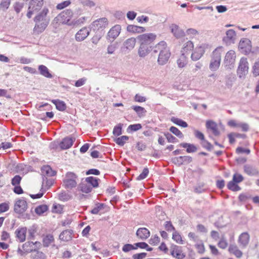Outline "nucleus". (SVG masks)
Masks as SVG:
<instances>
[{"label":"nucleus","mask_w":259,"mask_h":259,"mask_svg":"<svg viewBox=\"0 0 259 259\" xmlns=\"http://www.w3.org/2000/svg\"><path fill=\"white\" fill-rule=\"evenodd\" d=\"M238 49L241 53L245 55L249 54L252 49L251 41L247 38H241L239 43Z\"/></svg>","instance_id":"nucleus-7"},{"label":"nucleus","mask_w":259,"mask_h":259,"mask_svg":"<svg viewBox=\"0 0 259 259\" xmlns=\"http://www.w3.org/2000/svg\"><path fill=\"white\" fill-rule=\"evenodd\" d=\"M131 108L136 112L137 115L140 118L145 116L147 112L146 109L141 106H133L131 107Z\"/></svg>","instance_id":"nucleus-33"},{"label":"nucleus","mask_w":259,"mask_h":259,"mask_svg":"<svg viewBox=\"0 0 259 259\" xmlns=\"http://www.w3.org/2000/svg\"><path fill=\"white\" fill-rule=\"evenodd\" d=\"M28 204L24 198L18 199L15 201L14 210L17 214H23L27 209Z\"/></svg>","instance_id":"nucleus-9"},{"label":"nucleus","mask_w":259,"mask_h":259,"mask_svg":"<svg viewBox=\"0 0 259 259\" xmlns=\"http://www.w3.org/2000/svg\"><path fill=\"white\" fill-rule=\"evenodd\" d=\"M195 246L197 250L198 253L203 254L205 251V247L202 241H200L195 244Z\"/></svg>","instance_id":"nucleus-52"},{"label":"nucleus","mask_w":259,"mask_h":259,"mask_svg":"<svg viewBox=\"0 0 259 259\" xmlns=\"http://www.w3.org/2000/svg\"><path fill=\"white\" fill-rule=\"evenodd\" d=\"M229 251L235 255L237 257L240 258L242 256V252L238 249L236 245H230L229 247Z\"/></svg>","instance_id":"nucleus-36"},{"label":"nucleus","mask_w":259,"mask_h":259,"mask_svg":"<svg viewBox=\"0 0 259 259\" xmlns=\"http://www.w3.org/2000/svg\"><path fill=\"white\" fill-rule=\"evenodd\" d=\"M236 39L235 31L233 29H229L226 32V36L223 37V41L227 46H230L235 43Z\"/></svg>","instance_id":"nucleus-12"},{"label":"nucleus","mask_w":259,"mask_h":259,"mask_svg":"<svg viewBox=\"0 0 259 259\" xmlns=\"http://www.w3.org/2000/svg\"><path fill=\"white\" fill-rule=\"evenodd\" d=\"M13 6H14V10L17 14H18L20 12V11L22 10V8H23L24 3L16 2L14 4Z\"/></svg>","instance_id":"nucleus-62"},{"label":"nucleus","mask_w":259,"mask_h":259,"mask_svg":"<svg viewBox=\"0 0 259 259\" xmlns=\"http://www.w3.org/2000/svg\"><path fill=\"white\" fill-rule=\"evenodd\" d=\"M249 235L247 232L242 233L239 237V242L243 247H246L249 243Z\"/></svg>","instance_id":"nucleus-29"},{"label":"nucleus","mask_w":259,"mask_h":259,"mask_svg":"<svg viewBox=\"0 0 259 259\" xmlns=\"http://www.w3.org/2000/svg\"><path fill=\"white\" fill-rule=\"evenodd\" d=\"M160 242V238L157 235H155L150 238L149 240V243L151 245H156Z\"/></svg>","instance_id":"nucleus-64"},{"label":"nucleus","mask_w":259,"mask_h":259,"mask_svg":"<svg viewBox=\"0 0 259 259\" xmlns=\"http://www.w3.org/2000/svg\"><path fill=\"white\" fill-rule=\"evenodd\" d=\"M171 160L175 164L180 166L182 164L190 163L192 161V158L189 156H181L174 157Z\"/></svg>","instance_id":"nucleus-16"},{"label":"nucleus","mask_w":259,"mask_h":259,"mask_svg":"<svg viewBox=\"0 0 259 259\" xmlns=\"http://www.w3.org/2000/svg\"><path fill=\"white\" fill-rule=\"evenodd\" d=\"M121 26L116 25L112 27L108 32L107 39L110 41H113L120 33Z\"/></svg>","instance_id":"nucleus-15"},{"label":"nucleus","mask_w":259,"mask_h":259,"mask_svg":"<svg viewBox=\"0 0 259 259\" xmlns=\"http://www.w3.org/2000/svg\"><path fill=\"white\" fill-rule=\"evenodd\" d=\"M38 69L41 75L49 78H52L53 77V75L49 72L48 68L46 66L40 65L38 66Z\"/></svg>","instance_id":"nucleus-31"},{"label":"nucleus","mask_w":259,"mask_h":259,"mask_svg":"<svg viewBox=\"0 0 259 259\" xmlns=\"http://www.w3.org/2000/svg\"><path fill=\"white\" fill-rule=\"evenodd\" d=\"M21 180V177L19 175H16L13 178H12L11 184L14 186L19 185Z\"/></svg>","instance_id":"nucleus-60"},{"label":"nucleus","mask_w":259,"mask_h":259,"mask_svg":"<svg viewBox=\"0 0 259 259\" xmlns=\"http://www.w3.org/2000/svg\"><path fill=\"white\" fill-rule=\"evenodd\" d=\"M180 146L183 148H187V153H194L197 151V148L195 145L192 144L182 143L180 144Z\"/></svg>","instance_id":"nucleus-32"},{"label":"nucleus","mask_w":259,"mask_h":259,"mask_svg":"<svg viewBox=\"0 0 259 259\" xmlns=\"http://www.w3.org/2000/svg\"><path fill=\"white\" fill-rule=\"evenodd\" d=\"M52 102L55 105L56 109L61 111H64L66 109V104L64 101L60 100H53Z\"/></svg>","instance_id":"nucleus-34"},{"label":"nucleus","mask_w":259,"mask_h":259,"mask_svg":"<svg viewBox=\"0 0 259 259\" xmlns=\"http://www.w3.org/2000/svg\"><path fill=\"white\" fill-rule=\"evenodd\" d=\"M52 180L48 179L47 177H43V181L40 191L44 190L45 191L49 189L53 185Z\"/></svg>","instance_id":"nucleus-40"},{"label":"nucleus","mask_w":259,"mask_h":259,"mask_svg":"<svg viewBox=\"0 0 259 259\" xmlns=\"http://www.w3.org/2000/svg\"><path fill=\"white\" fill-rule=\"evenodd\" d=\"M79 188L80 190L85 193H89L91 192L93 188L91 186L89 183H88L85 181V182H82L79 185Z\"/></svg>","instance_id":"nucleus-42"},{"label":"nucleus","mask_w":259,"mask_h":259,"mask_svg":"<svg viewBox=\"0 0 259 259\" xmlns=\"http://www.w3.org/2000/svg\"><path fill=\"white\" fill-rule=\"evenodd\" d=\"M73 231L66 230L62 232L59 235V239L63 241H69L72 239Z\"/></svg>","instance_id":"nucleus-26"},{"label":"nucleus","mask_w":259,"mask_h":259,"mask_svg":"<svg viewBox=\"0 0 259 259\" xmlns=\"http://www.w3.org/2000/svg\"><path fill=\"white\" fill-rule=\"evenodd\" d=\"M243 169L245 173L250 176L256 175L258 173V170L255 167L249 164L244 165Z\"/></svg>","instance_id":"nucleus-27"},{"label":"nucleus","mask_w":259,"mask_h":259,"mask_svg":"<svg viewBox=\"0 0 259 259\" xmlns=\"http://www.w3.org/2000/svg\"><path fill=\"white\" fill-rule=\"evenodd\" d=\"M71 2L70 0H67V1H64L63 2H61L59 4H58L56 6V9L57 10H62V9L67 7L68 6H69L71 4Z\"/></svg>","instance_id":"nucleus-55"},{"label":"nucleus","mask_w":259,"mask_h":259,"mask_svg":"<svg viewBox=\"0 0 259 259\" xmlns=\"http://www.w3.org/2000/svg\"><path fill=\"white\" fill-rule=\"evenodd\" d=\"M243 180H244V178H243V176L239 174L236 173L233 176L232 180L234 182H236L237 184L241 182L242 181H243Z\"/></svg>","instance_id":"nucleus-63"},{"label":"nucleus","mask_w":259,"mask_h":259,"mask_svg":"<svg viewBox=\"0 0 259 259\" xmlns=\"http://www.w3.org/2000/svg\"><path fill=\"white\" fill-rule=\"evenodd\" d=\"M172 239L178 244H183L184 243L181 235L176 230L173 232Z\"/></svg>","instance_id":"nucleus-47"},{"label":"nucleus","mask_w":259,"mask_h":259,"mask_svg":"<svg viewBox=\"0 0 259 259\" xmlns=\"http://www.w3.org/2000/svg\"><path fill=\"white\" fill-rule=\"evenodd\" d=\"M188 60L186 55L184 54H182L180 58L177 60V64L179 68L184 67L187 64Z\"/></svg>","instance_id":"nucleus-41"},{"label":"nucleus","mask_w":259,"mask_h":259,"mask_svg":"<svg viewBox=\"0 0 259 259\" xmlns=\"http://www.w3.org/2000/svg\"><path fill=\"white\" fill-rule=\"evenodd\" d=\"M228 188L233 191H238L241 190V188L233 180L230 181L227 184Z\"/></svg>","instance_id":"nucleus-48"},{"label":"nucleus","mask_w":259,"mask_h":259,"mask_svg":"<svg viewBox=\"0 0 259 259\" xmlns=\"http://www.w3.org/2000/svg\"><path fill=\"white\" fill-rule=\"evenodd\" d=\"M200 144L202 147L206 149L208 151H211L213 149V146L210 142L206 140L205 139L204 140L201 141Z\"/></svg>","instance_id":"nucleus-57"},{"label":"nucleus","mask_w":259,"mask_h":259,"mask_svg":"<svg viewBox=\"0 0 259 259\" xmlns=\"http://www.w3.org/2000/svg\"><path fill=\"white\" fill-rule=\"evenodd\" d=\"M73 16V12L71 9H66L62 12L56 18L60 20L63 24H66L70 26L71 23V19Z\"/></svg>","instance_id":"nucleus-6"},{"label":"nucleus","mask_w":259,"mask_h":259,"mask_svg":"<svg viewBox=\"0 0 259 259\" xmlns=\"http://www.w3.org/2000/svg\"><path fill=\"white\" fill-rule=\"evenodd\" d=\"M236 59V53L233 50L229 51L226 54L224 64L227 69H231L234 67Z\"/></svg>","instance_id":"nucleus-10"},{"label":"nucleus","mask_w":259,"mask_h":259,"mask_svg":"<svg viewBox=\"0 0 259 259\" xmlns=\"http://www.w3.org/2000/svg\"><path fill=\"white\" fill-rule=\"evenodd\" d=\"M74 140V139L71 138H65L60 143L59 146L62 150L69 149L72 146Z\"/></svg>","instance_id":"nucleus-22"},{"label":"nucleus","mask_w":259,"mask_h":259,"mask_svg":"<svg viewBox=\"0 0 259 259\" xmlns=\"http://www.w3.org/2000/svg\"><path fill=\"white\" fill-rule=\"evenodd\" d=\"M164 136L168 142L175 143L178 142V140L175 137L168 132L164 133Z\"/></svg>","instance_id":"nucleus-59"},{"label":"nucleus","mask_w":259,"mask_h":259,"mask_svg":"<svg viewBox=\"0 0 259 259\" xmlns=\"http://www.w3.org/2000/svg\"><path fill=\"white\" fill-rule=\"evenodd\" d=\"M206 127L207 129L210 130L215 136H218L220 134L217 124L211 120L206 121Z\"/></svg>","instance_id":"nucleus-21"},{"label":"nucleus","mask_w":259,"mask_h":259,"mask_svg":"<svg viewBox=\"0 0 259 259\" xmlns=\"http://www.w3.org/2000/svg\"><path fill=\"white\" fill-rule=\"evenodd\" d=\"M193 43L191 41L189 40L187 41L183 45V47L181 51L182 54H186L188 52H190L193 49Z\"/></svg>","instance_id":"nucleus-39"},{"label":"nucleus","mask_w":259,"mask_h":259,"mask_svg":"<svg viewBox=\"0 0 259 259\" xmlns=\"http://www.w3.org/2000/svg\"><path fill=\"white\" fill-rule=\"evenodd\" d=\"M204 53V50L202 47H197L191 54V59L193 61H197L203 56Z\"/></svg>","instance_id":"nucleus-23"},{"label":"nucleus","mask_w":259,"mask_h":259,"mask_svg":"<svg viewBox=\"0 0 259 259\" xmlns=\"http://www.w3.org/2000/svg\"><path fill=\"white\" fill-rule=\"evenodd\" d=\"M149 174V169L145 167L143 169L142 172L137 177V180H142L145 179Z\"/></svg>","instance_id":"nucleus-61"},{"label":"nucleus","mask_w":259,"mask_h":259,"mask_svg":"<svg viewBox=\"0 0 259 259\" xmlns=\"http://www.w3.org/2000/svg\"><path fill=\"white\" fill-rule=\"evenodd\" d=\"M44 0H30L29 3L28 12L26 14L28 18L32 17V14L40 11L44 5Z\"/></svg>","instance_id":"nucleus-4"},{"label":"nucleus","mask_w":259,"mask_h":259,"mask_svg":"<svg viewBox=\"0 0 259 259\" xmlns=\"http://www.w3.org/2000/svg\"><path fill=\"white\" fill-rule=\"evenodd\" d=\"M223 52V48L222 47H218L213 51L209 66L211 71H214L219 69Z\"/></svg>","instance_id":"nucleus-3"},{"label":"nucleus","mask_w":259,"mask_h":259,"mask_svg":"<svg viewBox=\"0 0 259 259\" xmlns=\"http://www.w3.org/2000/svg\"><path fill=\"white\" fill-rule=\"evenodd\" d=\"M11 4V0H5L0 3V10L3 11H6Z\"/></svg>","instance_id":"nucleus-56"},{"label":"nucleus","mask_w":259,"mask_h":259,"mask_svg":"<svg viewBox=\"0 0 259 259\" xmlns=\"http://www.w3.org/2000/svg\"><path fill=\"white\" fill-rule=\"evenodd\" d=\"M100 180L94 177H89L85 179V181L91 185V186L93 187H97L99 185V181Z\"/></svg>","instance_id":"nucleus-43"},{"label":"nucleus","mask_w":259,"mask_h":259,"mask_svg":"<svg viewBox=\"0 0 259 259\" xmlns=\"http://www.w3.org/2000/svg\"><path fill=\"white\" fill-rule=\"evenodd\" d=\"M49 9L47 8H44L34 18L33 20L35 23L33 28L34 33L39 34L46 29L50 22V19L47 17Z\"/></svg>","instance_id":"nucleus-1"},{"label":"nucleus","mask_w":259,"mask_h":259,"mask_svg":"<svg viewBox=\"0 0 259 259\" xmlns=\"http://www.w3.org/2000/svg\"><path fill=\"white\" fill-rule=\"evenodd\" d=\"M27 232L26 227H21L18 228L15 232L17 240L20 242H23L26 239Z\"/></svg>","instance_id":"nucleus-18"},{"label":"nucleus","mask_w":259,"mask_h":259,"mask_svg":"<svg viewBox=\"0 0 259 259\" xmlns=\"http://www.w3.org/2000/svg\"><path fill=\"white\" fill-rule=\"evenodd\" d=\"M136 39L134 37H131L127 39L123 42V49L131 51L133 49L135 46Z\"/></svg>","instance_id":"nucleus-25"},{"label":"nucleus","mask_w":259,"mask_h":259,"mask_svg":"<svg viewBox=\"0 0 259 259\" xmlns=\"http://www.w3.org/2000/svg\"><path fill=\"white\" fill-rule=\"evenodd\" d=\"M153 51L154 53H159L157 59L159 65H163L168 62L170 56V53L165 41H161L157 44L153 48Z\"/></svg>","instance_id":"nucleus-2"},{"label":"nucleus","mask_w":259,"mask_h":259,"mask_svg":"<svg viewBox=\"0 0 259 259\" xmlns=\"http://www.w3.org/2000/svg\"><path fill=\"white\" fill-rule=\"evenodd\" d=\"M90 30L84 27L78 31L75 35V39L78 42L84 40L90 34Z\"/></svg>","instance_id":"nucleus-17"},{"label":"nucleus","mask_w":259,"mask_h":259,"mask_svg":"<svg viewBox=\"0 0 259 259\" xmlns=\"http://www.w3.org/2000/svg\"><path fill=\"white\" fill-rule=\"evenodd\" d=\"M169 131L179 138H183L184 137L183 133L176 127H170Z\"/></svg>","instance_id":"nucleus-54"},{"label":"nucleus","mask_w":259,"mask_h":259,"mask_svg":"<svg viewBox=\"0 0 259 259\" xmlns=\"http://www.w3.org/2000/svg\"><path fill=\"white\" fill-rule=\"evenodd\" d=\"M152 50L151 46H148L140 44V47L138 49V55L140 57H146Z\"/></svg>","instance_id":"nucleus-19"},{"label":"nucleus","mask_w":259,"mask_h":259,"mask_svg":"<svg viewBox=\"0 0 259 259\" xmlns=\"http://www.w3.org/2000/svg\"><path fill=\"white\" fill-rule=\"evenodd\" d=\"M127 31L132 33H140L146 31V29L142 26H138L135 25H128L127 26Z\"/></svg>","instance_id":"nucleus-30"},{"label":"nucleus","mask_w":259,"mask_h":259,"mask_svg":"<svg viewBox=\"0 0 259 259\" xmlns=\"http://www.w3.org/2000/svg\"><path fill=\"white\" fill-rule=\"evenodd\" d=\"M248 63L246 58H241L237 69V73L239 77L245 75L248 71Z\"/></svg>","instance_id":"nucleus-11"},{"label":"nucleus","mask_w":259,"mask_h":259,"mask_svg":"<svg viewBox=\"0 0 259 259\" xmlns=\"http://www.w3.org/2000/svg\"><path fill=\"white\" fill-rule=\"evenodd\" d=\"M252 73L254 76L259 75V59L254 63L253 66Z\"/></svg>","instance_id":"nucleus-58"},{"label":"nucleus","mask_w":259,"mask_h":259,"mask_svg":"<svg viewBox=\"0 0 259 259\" xmlns=\"http://www.w3.org/2000/svg\"><path fill=\"white\" fill-rule=\"evenodd\" d=\"M171 121L175 124L183 127H186L188 126V124L186 121L177 117H172L171 118Z\"/></svg>","instance_id":"nucleus-45"},{"label":"nucleus","mask_w":259,"mask_h":259,"mask_svg":"<svg viewBox=\"0 0 259 259\" xmlns=\"http://www.w3.org/2000/svg\"><path fill=\"white\" fill-rule=\"evenodd\" d=\"M108 24L107 19L103 17L94 21L92 23V27L94 30H103L107 26Z\"/></svg>","instance_id":"nucleus-14"},{"label":"nucleus","mask_w":259,"mask_h":259,"mask_svg":"<svg viewBox=\"0 0 259 259\" xmlns=\"http://www.w3.org/2000/svg\"><path fill=\"white\" fill-rule=\"evenodd\" d=\"M123 124L119 123L114 126L113 130V134L115 136H119L122 134V128Z\"/></svg>","instance_id":"nucleus-51"},{"label":"nucleus","mask_w":259,"mask_h":259,"mask_svg":"<svg viewBox=\"0 0 259 259\" xmlns=\"http://www.w3.org/2000/svg\"><path fill=\"white\" fill-rule=\"evenodd\" d=\"M41 171L44 177H46L45 176L52 177L55 176L56 174V171L53 170L49 165L43 166L41 167Z\"/></svg>","instance_id":"nucleus-28"},{"label":"nucleus","mask_w":259,"mask_h":259,"mask_svg":"<svg viewBox=\"0 0 259 259\" xmlns=\"http://www.w3.org/2000/svg\"><path fill=\"white\" fill-rule=\"evenodd\" d=\"M104 204L102 203H97L96 206L92 209L90 212L94 214H97L99 212L104 208Z\"/></svg>","instance_id":"nucleus-53"},{"label":"nucleus","mask_w":259,"mask_h":259,"mask_svg":"<svg viewBox=\"0 0 259 259\" xmlns=\"http://www.w3.org/2000/svg\"><path fill=\"white\" fill-rule=\"evenodd\" d=\"M170 28L171 32L176 37L180 38L184 35V31L180 29L178 25L172 24L170 26Z\"/></svg>","instance_id":"nucleus-24"},{"label":"nucleus","mask_w":259,"mask_h":259,"mask_svg":"<svg viewBox=\"0 0 259 259\" xmlns=\"http://www.w3.org/2000/svg\"><path fill=\"white\" fill-rule=\"evenodd\" d=\"M87 19L85 17H81L77 19L72 20L71 23L70 24V26H76L83 24Z\"/></svg>","instance_id":"nucleus-46"},{"label":"nucleus","mask_w":259,"mask_h":259,"mask_svg":"<svg viewBox=\"0 0 259 259\" xmlns=\"http://www.w3.org/2000/svg\"><path fill=\"white\" fill-rule=\"evenodd\" d=\"M48 209V207L47 205H40L36 207L35 209V212L39 215L42 214Z\"/></svg>","instance_id":"nucleus-50"},{"label":"nucleus","mask_w":259,"mask_h":259,"mask_svg":"<svg viewBox=\"0 0 259 259\" xmlns=\"http://www.w3.org/2000/svg\"><path fill=\"white\" fill-rule=\"evenodd\" d=\"M129 137L128 136H122L119 138H117L114 141L117 145L122 146L124 145L126 141H127Z\"/></svg>","instance_id":"nucleus-49"},{"label":"nucleus","mask_w":259,"mask_h":259,"mask_svg":"<svg viewBox=\"0 0 259 259\" xmlns=\"http://www.w3.org/2000/svg\"><path fill=\"white\" fill-rule=\"evenodd\" d=\"M31 259H46V255L42 251L34 250L30 254Z\"/></svg>","instance_id":"nucleus-38"},{"label":"nucleus","mask_w":259,"mask_h":259,"mask_svg":"<svg viewBox=\"0 0 259 259\" xmlns=\"http://www.w3.org/2000/svg\"><path fill=\"white\" fill-rule=\"evenodd\" d=\"M156 35L153 33H148L139 35L137 37L140 44L151 46L156 39Z\"/></svg>","instance_id":"nucleus-8"},{"label":"nucleus","mask_w":259,"mask_h":259,"mask_svg":"<svg viewBox=\"0 0 259 259\" xmlns=\"http://www.w3.org/2000/svg\"><path fill=\"white\" fill-rule=\"evenodd\" d=\"M170 251L171 255L177 259H183L186 256L182 247L176 245L172 244L170 247Z\"/></svg>","instance_id":"nucleus-13"},{"label":"nucleus","mask_w":259,"mask_h":259,"mask_svg":"<svg viewBox=\"0 0 259 259\" xmlns=\"http://www.w3.org/2000/svg\"><path fill=\"white\" fill-rule=\"evenodd\" d=\"M78 3L84 8H92L95 6V3L91 0H78Z\"/></svg>","instance_id":"nucleus-44"},{"label":"nucleus","mask_w":259,"mask_h":259,"mask_svg":"<svg viewBox=\"0 0 259 259\" xmlns=\"http://www.w3.org/2000/svg\"><path fill=\"white\" fill-rule=\"evenodd\" d=\"M77 176L72 172H68L63 180V184L66 189H71L77 185Z\"/></svg>","instance_id":"nucleus-5"},{"label":"nucleus","mask_w":259,"mask_h":259,"mask_svg":"<svg viewBox=\"0 0 259 259\" xmlns=\"http://www.w3.org/2000/svg\"><path fill=\"white\" fill-rule=\"evenodd\" d=\"M136 235L137 237L142 240H145L149 237L150 232L146 228H139L136 232Z\"/></svg>","instance_id":"nucleus-20"},{"label":"nucleus","mask_w":259,"mask_h":259,"mask_svg":"<svg viewBox=\"0 0 259 259\" xmlns=\"http://www.w3.org/2000/svg\"><path fill=\"white\" fill-rule=\"evenodd\" d=\"M23 250L26 253H32L34 251V246L33 242L28 241L22 245Z\"/></svg>","instance_id":"nucleus-35"},{"label":"nucleus","mask_w":259,"mask_h":259,"mask_svg":"<svg viewBox=\"0 0 259 259\" xmlns=\"http://www.w3.org/2000/svg\"><path fill=\"white\" fill-rule=\"evenodd\" d=\"M54 241V238L53 235L48 234L42 240L43 246L45 247H49Z\"/></svg>","instance_id":"nucleus-37"}]
</instances>
